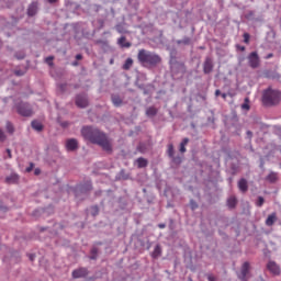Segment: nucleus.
Returning a JSON list of instances; mask_svg holds the SVG:
<instances>
[{
	"label": "nucleus",
	"mask_w": 281,
	"mask_h": 281,
	"mask_svg": "<svg viewBox=\"0 0 281 281\" xmlns=\"http://www.w3.org/2000/svg\"><path fill=\"white\" fill-rule=\"evenodd\" d=\"M81 135L91 144H97V146H101L102 150H105V153H113V146L111 145V140L104 132L95 127L86 126L82 127Z\"/></svg>",
	"instance_id": "f257e3e1"
},
{
	"label": "nucleus",
	"mask_w": 281,
	"mask_h": 281,
	"mask_svg": "<svg viewBox=\"0 0 281 281\" xmlns=\"http://www.w3.org/2000/svg\"><path fill=\"white\" fill-rule=\"evenodd\" d=\"M137 60L143 67H157V65H161V56L144 48L138 50Z\"/></svg>",
	"instance_id": "f03ea898"
},
{
	"label": "nucleus",
	"mask_w": 281,
	"mask_h": 281,
	"mask_svg": "<svg viewBox=\"0 0 281 281\" xmlns=\"http://www.w3.org/2000/svg\"><path fill=\"white\" fill-rule=\"evenodd\" d=\"M281 102V92L273 88H268L262 93V103L265 106H277Z\"/></svg>",
	"instance_id": "7ed1b4c3"
},
{
	"label": "nucleus",
	"mask_w": 281,
	"mask_h": 281,
	"mask_svg": "<svg viewBox=\"0 0 281 281\" xmlns=\"http://www.w3.org/2000/svg\"><path fill=\"white\" fill-rule=\"evenodd\" d=\"M249 271H251V265L248 261H245L241 265L240 272L238 273L239 280L249 281Z\"/></svg>",
	"instance_id": "20e7f679"
},
{
	"label": "nucleus",
	"mask_w": 281,
	"mask_h": 281,
	"mask_svg": "<svg viewBox=\"0 0 281 281\" xmlns=\"http://www.w3.org/2000/svg\"><path fill=\"white\" fill-rule=\"evenodd\" d=\"M248 65L251 69H258V67H260V57L257 52H252L248 55Z\"/></svg>",
	"instance_id": "39448f33"
},
{
	"label": "nucleus",
	"mask_w": 281,
	"mask_h": 281,
	"mask_svg": "<svg viewBox=\"0 0 281 281\" xmlns=\"http://www.w3.org/2000/svg\"><path fill=\"white\" fill-rule=\"evenodd\" d=\"M16 111L19 115H22L23 117H30L32 115V108H30V104L27 103H20L16 106Z\"/></svg>",
	"instance_id": "423d86ee"
},
{
	"label": "nucleus",
	"mask_w": 281,
	"mask_h": 281,
	"mask_svg": "<svg viewBox=\"0 0 281 281\" xmlns=\"http://www.w3.org/2000/svg\"><path fill=\"white\" fill-rule=\"evenodd\" d=\"M267 269L270 271V273H272V276H280L281 273L280 265H278L276 261H269L267 263Z\"/></svg>",
	"instance_id": "0eeeda50"
},
{
	"label": "nucleus",
	"mask_w": 281,
	"mask_h": 281,
	"mask_svg": "<svg viewBox=\"0 0 281 281\" xmlns=\"http://www.w3.org/2000/svg\"><path fill=\"white\" fill-rule=\"evenodd\" d=\"M89 276V270L87 268H78L72 271L74 280H78V278H87Z\"/></svg>",
	"instance_id": "6e6552de"
},
{
	"label": "nucleus",
	"mask_w": 281,
	"mask_h": 281,
	"mask_svg": "<svg viewBox=\"0 0 281 281\" xmlns=\"http://www.w3.org/2000/svg\"><path fill=\"white\" fill-rule=\"evenodd\" d=\"M76 105L79 106V109H86V106H89V100L87 99V95L85 94L77 95Z\"/></svg>",
	"instance_id": "1a4fd4ad"
},
{
	"label": "nucleus",
	"mask_w": 281,
	"mask_h": 281,
	"mask_svg": "<svg viewBox=\"0 0 281 281\" xmlns=\"http://www.w3.org/2000/svg\"><path fill=\"white\" fill-rule=\"evenodd\" d=\"M213 70H214V63L210 57H206L203 64V72L212 74Z\"/></svg>",
	"instance_id": "9d476101"
},
{
	"label": "nucleus",
	"mask_w": 281,
	"mask_h": 281,
	"mask_svg": "<svg viewBox=\"0 0 281 281\" xmlns=\"http://www.w3.org/2000/svg\"><path fill=\"white\" fill-rule=\"evenodd\" d=\"M37 12H38V2H32L27 8V15L36 16Z\"/></svg>",
	"instance_id": "9b49d317"
},
{
	"label": "nucleus",
	"mask_w": 281,
	"mask_h": 281,
	"mask_svg": "<svg viewBox=\"0 0 281 281\" xmlns=\"http://www.w3.org/2000/svg\"><path fill=\"white\" fill-rule=\"evenodd\" d=\"M67 150H77L78 149V140L76 138H69L66 140Z\"/></svg>",
	"instance_id": "f8f14e48"
},
{
	"label": "nucleus",
	"mask_w": 281,
	"mask_h": 281,
	"mask_svg": "<svg viewBox=\"0 0 281 281\" xmlns=\"http://www.w3.org/2000/svg\"><path fill=\"white\" fill-rule=\"evenodd\" d=\"M276 221H278L277 213H272V214L268 215V217L266 220L267 227H273V225L276 224Z\"/></svg>",
	"instance_id": "ddd939ff"
},
{
	"label": "nucleus",
	"mask_w": 281,
	"mask_h": 281,
	"mask_svg": "<svg viewBox=\"0 0 281 281\" xmlns=\"http://www.w3.org/2000/svg\"><path fill=\"white\" fill-rule=\"evenodd\" d=\"M238 188L240 192H247V190H249V186L247 184V180L245 178H241L238 181Z\"/></svg>",
	"instance_id": "4468645a"
},
{
	"label": "nucleus",
	"mask_w": 281,
	"mask_h": 281,
	"mask_svg": "<svg viewBox=\"0 0 281 281\" xmlns=\"http://www.w3.org/2000/svg\"><path fill=\"white\" fill-rule=\"evenodd\" d=\"M117 45H120V47H125V48H128L131 47V42H126V36H121L119 40H117Z\"/></svg>",
	"instance_id": "2eb2a0df"
},
{
	"label": "nucleus",
	"mask_w": 281,
	"mask_h": 281,
	"mask_svg": "<svg viewBox=\"0 0 281 281\" xmlns=\"http://www.w3.org/2000/svg\"><path fill=\"white\" fill-rule=\"evenodd\" d=\"M238 203V200H236V196H231L227 200V205L231 210H234L236 207V204Z\"/></svg>",
	"instance_id": "dca6fc26"
},
{
	"label": "nucleus",
	"mask_w": 281,
	"mask_h": 281,
	"mask_svg": "<svg viewBox=\"0 0 281 281\" xmlns=\"http://www.w3.org/2000/svg\"><path fill=\"white\" fill-rule=\"evenodd\" d=\"M136 164L138 168H146V166H148V160L140 157V158H137Z\"/></svg>",
	"instance_id": "f3484780"
},
{
	"label": "nucleus",
	"mask_w": 281,
	"mask_h": 281,
	"mask_svg": "<svg viewBox=\"0 0 281 281\" xmlns=\"http://www.w3.org/2000/svg\"><path fill=\"white\" fill-rule=\"evenodd\" d=\"M31 126L32 128H34V131H38V132L43 131V124L38 121H33L31 123Z\"/></svg>",
	"instance_id": "a211bd4d"
},
{
	"label": "nucleus",
	"mask_w": 281,
	"mask_h": 281,
	"mask_svg": "<svg viewBox=\"0 0 281 281\" xmlns=\"http://www.w3.org/2000/svg\"><path fill=\"white\" fill-rule=\"evenodd\" d=\"M267 181H270V183H276L278 181V173L276 172H270L267 176Z\"/></svg>",
	"instance_id": "6ab92c4d"
},
{
	"label": "nucleus",
	"mask_w": 281,
	"mask_h": 281,
	"mask_svg": "<svg viewBox=\"0 0 281 281\" xmlns=\"http://www.w3.org/2000/svg\"><path fill=\"white\" fill-rule=\"evenodd\" d=\"M131 67H133V58L128 57V58L125 60L124 65H123V69H124L125 71H128V69H131Z\"/></svg>",
	"instance_id": "aec40b11"
},
{
	"label": "nucleus",
	"mask_w": 281,
	"mask_h": 281,
	"mask_svg": "<svg viewBox=\"0 0 281 281\" xmlns=\"http://www.w3.org/2000/svg\"><path fill=\"white\" fill-rule=\"evenodd\" d=\"M146 115L148 117H154V115H157V109L155 106H150L146 110Z\"/></svg>",
	"instance_id": "412c9836"
},
{
	"label": "nucleus",
	"mask_w": 281,
	"mask_h": 281,
	"mask_svg": "<svg viewBox=\"0 0 281 281\" xmlns=\"http://www.w3.org/2000/svg\"><path fill=\"white\" fill-rule=\"evenodd\" d=\"M190 139L189 138H183L182 142L180 143V153H186V146H188Z\"/></svg>",
	"instance_id": "4be33fe9"
},
{
	"label": "nucleus",
	"mask_w": 281,
	"mask_h": 281,
	"mask_svg": "<svg viewBox=\"0 0 281 281\" xmlns=\"http://www.w3.org/2000/svg\"><path fill=\"white\" fill-rule=\"evenodd\" d=\"M153 258H159L161 256V246L157 245L151 254Z\"/></svg>",
	"instance_id": "5701e85b"
},
{
	"label": "nucleus",
	"mask_w": 281,
	"mask_h": 281,
	"mask_svg": "<svg viewBox=\"0 0 281 281\" xmlns=\"http://www.w3.org/2000/svg\"><path fill=\"white\" fill-rule=\"evenodd\" d=\"M114 106H122V99L119 95H112Z\"/></svg>",
	"instance_id": "b1692460"
},
{
	"label": "nucleus",
	"mask_w": 281,
	"mask_h": 281,
	"mask_svg": "<svg viewBox=\"0 0 281 281\" xmlns=\"http://www.w3.org/2000/svg\"><path fill=\"white\" fill-rule=\"evenodd\" d=\"M168 155L170 158L175 157V146L172 144L168 145V150H167Z\"/></svg>",
	"instance_id": "393cba45"
},
{
	"label": "nucleus",
	"mask_w": 281,
	"mask_h": 281,
	"mask_svg": "<svg viewBox=\"0 0 281 281\" xmlns=\"http://www.w3.org/2000/svg\"><path fill=\"white\" fill-rule=\"evenodd\" d=\"M190 37H184L177 42L178 45H190Z\"/></svg>",
	"instance_id": "a878e982"
},
{
	"label": "nucleus",
	"mask_w": 281,
	"mask_h": 281,
	"mask_svg": "<svg viewBox=\"0 0 281 281\" xmlns=\"http://www.w3.org/2000/svg\"><path fill=\"white\" fill-rule=\"evenodd\" d=\"M93 187L91 184V181H87L86 184L81 188V190L89 192V190H92Z\"/></svg>",
	"instance_id": "bb28decb"
},
{
	"label": "nucleus",
	"mask_w": 281,
	"mask_h": 281,
	"mask_svg": "<svg viewBox=\"0 0 281 281\" xmlns=\"http://www.w3.org/2000/svg\"><path fill=\"white\" fill-rule=\"evenodd\" d=\"M97 259H98V248H92L90 260H97Z\"/></svg>",
	"instance_id": "cd10ccee"
},
{
	"label": "nucleus",
	"mask_w": 281,
	"mask_h": 281,
	"mask_svg": "<svg viewBox=\"0 0 281 281\" xmlns=\"http://www.w3.org/2000/svg\"><path fill=\"white\" fill-rule=\"evenodd\" d=\"M5 128H7L8 133H10V134L14 133V125H12V123L7 122Z\"/></svg>",
	"instance_id": "c85d7f7f"
},
{
	"label": "nucleus",
	"mask_w": 281,
	"mask_h": 281,
	"mask_svg": "<svg viewBox=\"0 0 281 281\" xmlns=\"http://www.w3.org/2000/svg\"><path fill=\"white\" fill-rule=\"evenodd\" d=\"M262 205H265V198L258 196V200L256 202V206L257 207H262Z\"/></svg>",
	"instance_id": "c756f323"
},
{
	"label": "nucleus",
	"mask_w": 281,
	"mask_h": 281,
	"mask_svg": "<svg viewBox=\"0 0 281 281\" xmlns=\"http://www.w3.org/2000/svg\"><path fill=\"white\" fill-rule=\"evenodd\" d=\"M91 214L92 216H98V214H100V209L98 207V205L91 207Z\"/></svg>",
	"instance_id": "7c9ffc66"
},
{
	"label": "nucleus",
	"mask_w": 281,
	"mask_h": 281,
	"mask_svg": "<svg viewBox=\"0 0 281 281\" xmlns=\"http://www.w3.org/2000/svg\"><path fill=\"white\" fill-rule=\"evenodd\" d=\"M8 183H14L19 181V176H12L11 178H7Z\"/></svg>",
	"instance_id": "2f4dec72"
},
{
	"label": "nucleus",
	"mask_w": 281,
	"mask_h": 281,
	"mask_svg": "<svg viewBox=\"0 0 281 281\" xmlns=\"http://www.w3.org/2000/svg\"><path fill=\"white\" fill-rule=\"evenodd\" d=\"M241 109L245 111H249V99H245V103L241 105Z\"/></svg>",
	"instance_id": "473e14b6"
},
{
	"label": "nucleus",
	"mask_w": 281,
	"mask_h": 281,
	"mask_svg": "<svg viewBox=\"0 0 281 281\" xmlns=\"http://www.w3.org/2000/svg\"><path fill=\"white\" fill-rule=\"evenodd\" d=\"M249 38H251L249 33H244V43H246V45H249Z\"/></svg>",
	"instance_id": "72a5a7b5"
},
{
	"label": "nucleus",
	"mask_w": 281,
	"mask_h": 281,
	"mask_svg": "<svg viewBox=\"0 0 281 281\" xmlns=\"http://www.w3.org/2000/svg\"><path fill=\"white\" fill-rule=\"evenodd\" d=\"M171 159H172V161H173V164H181V157H171Z\"/></svg>",
	"instance_id": "f704fd0d"
},
{
	"label": "nucleus",
	"mask_w": 281,
	"mask_h": 281,
	"mask_svg": "<svg viewBox=\"0 0 281 281\" xmlns=\"http://www.w3.org/2000/svg\"><path fill=\"white\" fill-rule=\"evenodd\" d=\"M0 142H5V133L2 130H0Z\"/></svg>",
	"instance_id": "c9c22d12"
},
{
	"label": "nucleus",
	"mask_w": 281,
	"mask_h": 281,
	"mask_svg": "<svg viewBox=\"0 0 281 281\" xmlns=\"http://www.w3.org/2000/svg\"><path fill=\"white\" fill-rule=\"evenodd\" d=\"M53 60H54V57H52V56L46 57L47 65H54Z\"/></svg>",
	"instance_id": "e433bc0d"
},
{
	"label": "nucleus",
	"mask_w": 281,
	"mask_h": 281,
	"mask_svg": "<svg viewBox=\"0 0 281 281\" xmlns=\"http://www.w3.org/2000/svg\"><path fill=\"white\" fill-rule=\"evenodd\" d=\"M191 209L192 210H196V207H199V205H196V202H194V200H191Z\"/></svg>",
	"instance_id": "4c0bfd02"
},
{
	"label": "nucleus",
	"mask_w": 281,
	"mask_h": 281,
	"mask_svg": "<svg viewBox=\"0 0 281 281\" xmlns=\"http://www.w3.org/2000/svg\"><path fill=\"white\" fill-rule=\"evenodd\" d=\"M236 49H239V52H245V46H241L240 44L236 45Z\"/></svg>",
	"instance_id": "58836bf2"
},
{
	"label": "nucleus",
	"mask_w": 281,
	"mask_h": 281,
	"mask_svg": "<svg viewBox=\"0 0 281 281\" xmlns=\"http://www.w3.org/2000/svg\"><path fill=\"white\" fill-rule=\"evenodd\" d=\"M207 280L209 281H216V277L212 276V274H209L207 276Z\"/></svg>",
	"instance_id": "ea45409f"
},
{
	"label": "nucleus",
	"mask_w": 281,
	"mask_h": 281,
	"mask_svg": "<svg viewBox=\"0 0 281 281\" xmlns=\"http://www.w3.org/2000/svg\"><path fill=\"white\" fill-rule=\"evenodd\" d=\"M33 168H34V164H31V166L26 168V172H32Z\"/></svg>",
	"instance_id": "a19ab883"
},
{
	"label": "nucleus",
	"mask_w": 281,
	"mask_h": 281,
	"mask_svg": "<svg viewBox=\"0 0 281 281\" xmlns=\"http://www.w3.org/2000/svg\"><path fill=\"white\" fill-rule=\"evenodd\" d=\"M7 153H8V157H9V159H12V150L7 149Z\"/></svg>",
	"instance_id": "79ce46f5"
},
{
	"label": "nucleus",
	"mask_w": 281,
	"mask_h": 281,
	"mask_svg": "<svg viewBox=\"0 0 281 281\" xmlns=\"http://www.w3.org/2000/svg\"><path fill=\"white\" fill-rule=\"evenodd\" d=\"M269 58H273V53H270L266 56V59L269 60Z\"/></svg>",
	"instance_id": "37998d69"
},
{
	"label": "nucleus",
	"mask_w": 281,
	"mask_h": 281,
	"mask_svg": "<svg viewBox=\"0 0 281 281\" xmlns=\"http://www.w3.org/2000/svg\"><path fill=\"white\" fill-rule=\"evenodd\" d=\"M76 60H82V56L80 54L76 55Z\"/></svg>",
	"instance_id": "c03bdc74"
},
{
	"label": "nucleus",
	"mask_w": 281,
	"mask_h": 281,
	"mask_svg": "<svg viewBox=\"0 0 281 281\" xmlns=\"http://www.w3.org/2000/svg\"><path fill=\"white\" fill-rule=\"evenodd\" d=\"M15 76H23V72L21 70H16Z\"/></svg>",
	"instance_id": "a18cd8bd"
},
{
	"label": "nucleus",
	"mask_w": 281,
	"mask_h": 281,
	"mask_svg": "<svg viewBox=\"0 0 281 281\" xmlns=\"http://www.w3.org/2000/svg\"><path fill=\"white\" fill-rule=\"evenodd\" d=\"M158 227H159V229H165L166 224H159Z\"/></svg>",
	"instance_id": "49530a36"
},
{
	"label": "nucleus",
	"mask_w": 281,
	"mask_h": 281,
	"mask_svg": "<svg viewBox=\"0 0 281 281\" xmlns=\"http://www.w3.org/2000/svg\"><path fill=\"white\" fill-rule=\"evenodd\" d=\"M215 95L218 98V95H221V90H215Z\"/></svg>",
	"instance_id": "de8ad7c7"
},
{
	"label": "nucleus",
	"mask_w": 281,
	"mask_h": 281,
	"mask_svg": "<svg viewBox=\"0 0 281 281\" xmlns=\"http://www.w3.org/2000/svg\"><path fill=\"white\" fill-rule=\"evenodd\" d=\"M221 95H222L223 100L227 99V94L226 93H222Z\"/></svg>",
	"instance_id": "09e8293b"
},
{
	"label": "nucleus",
	"mask_w": 281,
	"mask_h": 281,
	"mask_svg": "<svg viewBox=\"0 0 281 281\" xmlns=\"http://www.w3.org/2000/svg\"><path fill=\"white\" fill-rule=\"evenodd\" d=\"M35 175H41V169H35Z\"/></svg>",
	"instance_id": "8fccbe9b"
},
{
	"label": "nucleus",
	"mask_w": 281,
	"mask_h": 281,
	"mask_svg": "<svg viewBox=\"0 0 281 281\" xmlns=\"http://www.w3.org/2000/svg\"><path fill=\"white\" fill-rule=\"evenodd\" d=\"M58 0H48V3H56Z\"/></svg>",
	"instance_id": "3c124183"
},
{
	"label": "nucleus",
	"mask_w": 281,
	"mask_h": 281,
	"mask_svg": "<svg viewBox=\"0 0 281 281\" xmlns=\"http://www.w3.org/2000/svg\"><path fill=\"white\" fill-rule=\"evenodd\" d=\"M247 135H248L249 137H251V135H252L251 131H248V132H247Z\"/></svg>",
	"instance_id": "603ef678"
},
{
	"label": "nucleus",
	"mask_w": 281,
	"mask_h": 281,
	"mask_svg": "<svg viewBox=\"0 0 281 281\" xmlns=\"http://www.w3.org/2000/svg\"><path fill=\"white\" fill-rule=\"evenodd\" d=\"M34 258H35L34 255L30 256V260L34 261Z\"/></svg>",
	"instance_id": "864d4df0"
},
{
	"label": "nucleus",
	"mask_w": 281,
	"mask_h": 281,
	"mask_svg": "<svg viewBox=\"0 0 281 281\" xmlns=\"http://www.w3.org/2000/svg\"><path fill=\"white\" fill-rule=\"evenodd\" d=\"M188 280H189V281H193V280H192V277H189Z\"/></svg>",
	"instance_id": "5fc2aeb1"
},
{
	"label": "nucleus",
	"mask_w": 281,
	"mask_h": 281,
	"mask_svg": "<svg viewBox=\"0 0 281 281\" xmlns=\"http://www.w3.org/2000/svg\"><path fill=\"white\" fill-rule=\"evenodd\" d=\"M72 65H75V66L78 65V61H75Z\"/></svg>",
	"instance_id": "6e6d98bb"
},
{
	"label": "nucleus",
	"mask_w": 281,
	"mask_h": 281,
	"mask_svg": "<svg viewBox=\"0 0 281 281\" xmlns=\"http://www.w3.org/2000/svg\"><path fill=\"white\" fill-rule=\"evenodd\" d=\"M63 89H65V85H64V86H61V90H63Z\"/></svg>",
	"instance_id": "4d7b16f0"
},
{
	"label": "nucleus",
	"mask_w": 281,
	"mask_h": 281,
	"mask_svg": "<svg viewBox=\"0 0 281 281\" xmlns=\"http://www.w3.org/2000/svg\"><path fill=\"white\" fill-rule=\"evenodd\" d=\"M111 65H113V60H111Z\"/></svg>",
	"instance_id": "13d9d810"
}]
</instances>
